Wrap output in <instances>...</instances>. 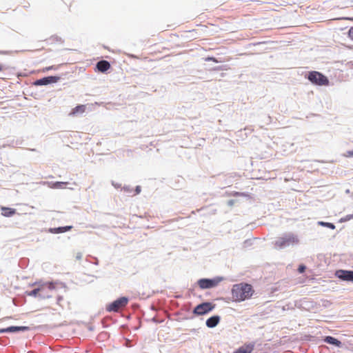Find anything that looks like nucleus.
I'll list each match as a JSON object with an SVG mask.
<instances>
[{
    "instance_id": "nucleus-1",
    "label": "nucleus",
    "mask_w": 353,
    "mask_h": 353,
    "mask_svg": "<svg viewBox=\"0 0 353 353\" xmlns=\"http://www.w3.org/2000/svg\"><path fill=\"white\" fill-rule=\"evenodd\" d=\"M232 299L235 302H241L251 298L254 293L252 286L248 283L235 284L232 288Z\"/></svg>"
},
{
    "instance_id": "nucleus-2",
    "label": "nucleus",
    "mask_w": 353,
    "mask_h": 353,
    "mask_svg": "<svg viewBox=\"0 0 353 353\" xmlns=\"http://www.w3.org/2000/svg\"><path fill=\"white\" fill-rule=\"evenodd\" d=\"M296 243H298V239L293 234H288L282 237L278 238L275 241V246L283 248Z\"/></svg>"
},
{
    "instance_id": "nucleus-3",
    "label": "nucleus",
    "mask_w": 353,
    "mask_h": 353,
    "mask_svg": "<svg viewBox=\"0 0 353 353\" xmlns=\"http://www.w3.org/2000/svg\"><path fill=\"white\" fill-rule=\"evenodd\" d=\"M307 78L312 83L318 85H327L329 83L327 78L319 72H310Z\"/></svg>"
},
{
    "instance_id": "nucleus-4",
    "label": "nucleus",
    "mask_w": 353,
    "mask_h": 353,
    "mask_svg": "<svg viewBox=\"0 0 353 353\" xmlns=\"http://www.w3.org/2000/svg\"><path fill=\"white\" fill-rule=\"evenodd\" d=\"M128 303V299L126 297H121L106 307V310L108 312H118L120 310L124 308Z\"/></svg>"
},
{
    "instance_id": "nucleus-5",
    "label": "nucleus",
    "mask_w": 353,
    "mask_h": 353,
    "mask_svg": "<svg viewBox=\"0 0 353 353\" xmlns=\"http://www.w3.org/2000/svg\"><path fill=\"white\" fill-rule=\"evenodd\" d=\"M221 281V278L201 279L198 281V285L201 289H209L217 286Z\"/></svg>"
},
{
    "instance_id": "nucleus-6",
    "label": "nucleus",
    "mask_w": 353,
    "mask_h": 353,
    "mask_svg": "<svg viewBox=\"0 0 353 353\" xmlns=\"http://www.w3.org/2000/svg\"><path fill=\"white\" fill-rule=\"evenodd\" d=\"M214 305L210 302H205L194 307L193 313L196 315H203L212 311Z\"/></svg>"
},
{
    "instance_id": "nucleus-7",
    "label": "nucleus",
    "mask_w": 353,
    "mask_h": 353,
    "mask_svg": "<svg viewBox=\"0 0 353 353\" xmlns=\"http://www.w3.org/2000/svg\"><path fill=\"white\" fill-rule=\"evenodd\" d=\"M46 289H49L50 290H54L55 289V283L52 282L43 283L39 285V288L34 289L30 292L28 293V295L32 296H39L40 291L45 290Z\"/></svg>"
},
{
    "instance_id": "nucleus-8",
    "label": "nucleus",
    "mask_w": 353,
    "mask_h": 353,
    "mask_svg": "<svg viewBox=\"0 0 353 353\" xmlns=\"http://www.w3.org/2000/svg\"><path fill=\"white\" fill-rule=\"evenodd\" d=\"M336 275L343 281H353V271L340 270L336 271Z\"/></svg>"
},
{
    "instance_id": "nucleus-9",
    "label": "nucleus",
    "mask_w": 353,
    "mask_h": 353,
    "mask_svg": "<svg viewBox=\"0 0 353 353\" xmlns=\"http://www.w3.org/2000/svg\"><path fill=\"white\" fill-rule=\"evenodd\" d=\"M59 79L57 77H48L38 79L34 82V85H44L52 83H56Z\"/></svg>"
},
{
    "instance_id": "nucleus-10",
    "label": "nucleus",
    "mask_w": 353,
    "mask_h": 353,
    "mask_svg": "<svg viewBox=\"0 0 353 353\" xmlns=\"http://www.w3.org/2000/svg\"><path fill=\"white\" fill-rule=\"evenodd\" d=\"M254 349V343H245L239 347L234 353H252Z\"/></svg>"
},
{
    "instance_id": "nucleus-11",
    "label": "nucleus",
    "mask_w": 353,
    "mask_h": 353,
    "mask_svg": "<svg viewBox=\"0 0 353 353\" xmlns=\"http://www.w3.org/2000/svg\"><path fill=\"white\" fill-rule=\"evenodd\" d=\"M111 68L110 63L105 60L97 62L96 68L99 72H105Z\"/></svg>"
},
{
    "instance_id": "nucleus-12",
    "label": "nucleus",
    "mask_w": 353,
    "mask_h": 353,
    "mask_svg": "<svg viewBox=\"0 0 353 353\" xmlns=\"http://www.w3.org/2000/svg\"><path fill=\"white\" fill-rule=\"evenodd\" d=\"M28 327L26 326H10L7 328L0 329V333L25 331L28 330Z\"/></svg>"
},
{
    "instance_id": "nucleus-13",
    "label": "nucleus",
    "mask_w": 353,
    "mask_h": 353,
    "mask_svg": "<svg viewBox=\"0 0 353 353\" xmlns=\"http://www.w3.org/2000/svg\"><path fill=\"white\" fill-rule=\"evenodd\" d=\"M220 321L219 316H213L207 319L205 324L207 327L212 328L216 327Z\"/></svg>"
},
{
    "instance_id": "nucleus-14",
    "label": "nucleus",
    "mask_w": 353,
    "mask_h": 353,
    "mask_svg": "<svg viewBox=\"0 0 353 353\" xmlns=\"http://www.w3.org/2000/svg\"><path fill=\"white\" fill-rule=\"evenodd\" d=\"M86 106L85 105H79L72 109L69 115L70 116H76L80 114H83L85 112Z\"/></svg>"
},
{
    "instance_id": "nucleus-15",
    "label": "nucleus",
    "mask_w": 353,
    "mask_h": 353,
    "mask_svg": "<svg viewBox=\"0 0 353 353\" xmlns=\"http://www.w3.org/2000/svg\"><path fill=\"white\" fill-rule=\"evenodd\" d=\"M72 228V226L69 225V226H65V227L50 228L49 230V231L53 234H58V233H63V232L70 231Z\"/></svg>"
},
{
    "instance_id": "nucleus-16",
    "label": "nucleus",
    "mask_w": 353,
    "mask_h": 353,
    "mask_svg": "<svg viewBox=\"0 0 353 353\" xmlns=\"http://www.w3.org/2000/svg\"><path fill=\"white\" fill-rule=\"evenodd\" d=\"M1 214L6 217H10L13 216L16 213V210L8 207H1Z\"/></svg>"
},
{
    "instance_id": "nucleus-17",
    "label": "nucleus",
    "mask_w": 353,
    "mask_h": 353,
    "mask_svg": "<svg viewBox=\"0 0 353 353\" xmlns=\"http://www.w3.org/2000/svg\"><path fill=\"white\" fill-rule=\"evenodd\" d=\"M324 341L329 344L334 345L337 347H339L341 345V342L340 341L330 336H326Z\"/></svg>"
},
{
    "instance_id": "nucleus-18",
    "label": "nucleus",
    "mask_w": 353,
    "mask_h": 353,
    "mask_svg": "<svg viewBox=\"0 0 353 353\" xmlns=\"http://www.w3.org/2000/svg\"><path fill=\"white\" fill-rule=\"evenodd\" d=\"M48 291H50L49 289H46L45 290L40 291L39 296L43 299L50 298L52 296L48 294Z\"/></svg>"
},
{
    "instance_id": "nucleus-19",
    "label": "nucleus",
    "mask_w": 353,
    "mask_h": 353,
    "mask_svg": "<svg viewBox=\"0 0 353 353\" xmlns=\"http://www.w3.org/2000/svg\"><path fill=\"white\" fill-rule=\"evenodd\" d=\"M68 184L67 182H56L53 183L52 188H63L64 185Z\"/></svg>"
},
{
    "instance_id": "nucleus-20",
    "label": "nucleus",
    "mask_w": 353,
    "mask_h": 353,
    "mask_svg": "<svg viewBox=\"0 0 353 353\" xmlns=\"http://www.w3.org/2000/svg\"><path fill=\"white\" fill-rule=\"evenodd\" d=\"M319 223L320 225H321L326 226V227H327L329 228H331L332 230H334L335 228V225L333 223H326V222L320 221Z\"/></svg>"
},
{
    "instance_id": "nucleus-21",
    "label": "nucleus",
    "mask_w": 353,
    "mask_h": 353,
    "mask_svg": "<svg viewBox=\"0 0 353 353\" xmlns=\"http://www.w3.org/2000/svg\"><path fill=\"white\" fill-rule=\"evenodd\" d=\"M343 156L347 158L353 157V150L347 151Z\"/></svg>"
},
{
    "instance_id": "nucleus-22",
    "label": "nucleus",
    "mask_w": 353,
    "mask_h": 353,
    "mask_svg": "<svg viewBox=\"0 0 353 353\" xmlns=\"http://www.w3.org/2000/svg\"><path fill=\"white\" fill-rule=\"evenodd\" d=\"M348 37L353 41V26L351 27L348 31Z\"/></svg>"
},
{
    "instance_id": "nucleus-23",
    "label": "nucleus",
    "mask_w": 353,
    "mask_h": 353,
    "mask_svg": "<svg viewBox=\"0 0 353 353\" xmlns=\"http://www.w3.org/2000/svg\"><path fill=\"white\" fill-rule=\"evenodd\" d=\"M305 270V266L303 265H301L299 268H298V271L300 272V273H303L304 272Z\"/></svg>"
},
{
    "instance_id": "nucleus-24",
    "label": "nucleus",
    "mask_w": 353,
    "mask_h": 353,
    "mask_svg": "<svg viewBox=\"0 0 353 353\" xmlns=\"http://www.w3.org/2000/svg\"><path fill=\"white\" fill-rule=\"evenodd\" d=\"M207 60L212 61L215 62V63H218V61L214 57H208L207 59Z\"/></svg>"
},
{
    "instance_id": "nucleus-25",
    "label": "nucleus",
    "mask_w": 353,
    "mask_h": 353,
    "mask_svg": "<svg viewBox=\"0 0 353 353\" xmlns=\"http://www.w3.org/2000/svg\"><path fill=\"white\" fill-rule=\"evenodd\" d=\"M135 192H136V194H138L141 192V187L140 186H137L136 187V189H135Z\"/></svg>"
},
{
    "instance_id": "nucleus-26",
    "label": "nucleus",
    "mask_w": 353,
    "mask_h": 353,
    "mask_svg": "<svg viewBox=\"0 0 353 353\" xmlns=\"http://www.w3.org/2000/svg\"><path fill=\"white\" fill-rule=\"evenodd\" d=\"M76 258L78 259V260H80L82 258V254L81 252H78L76 255Z\"/></svg>"
},
{
    "instance_id": "nucleus-27",
    "label": "nucleus",
    "mask_w": 353,
    "mask_h": 353,
    "mask_svg": "<svg viewBox=\"0 0 353 353\" xmlns=\"http://www.w3.org/2000/svg\"><path fill=\"white\" fill-rule=\"evenodd\" d=\"M51 69H53V66H50V67H48V68H46V69H43V71H46V70H51Z\"/></svg>"
},
{
    "instance_id": "nucleus-28",
    "label": "nucleus",
    "mask_w": 353,
    "mask_h": 353,
    "mask_svg": "<svg viewBox=\"0 0 353 353\" xmlns=\"http://www.w3.org/2000/svg\"><path fill=\"white\" fill-rule=\"evenodd\" d=\"M3 65L0 64V72L3 70Z\"/></svg>"
},
{
    "instance_id": "nucleus-29",
    "label": "nucleus",
    "mask_w": 353,
    "mask_h": 353,
    "mask_svg": "<svg viewBox=\"0 0 353 353\" xmlns=\"http://www.w3.org/2000/svg\"><path fill=\"white\" fill-rule=\"evenodd\" d=\"M345 19H349V20H352V19H350V18H348V17H346V18H345Z\"/></svg>"
}]
</instances>
